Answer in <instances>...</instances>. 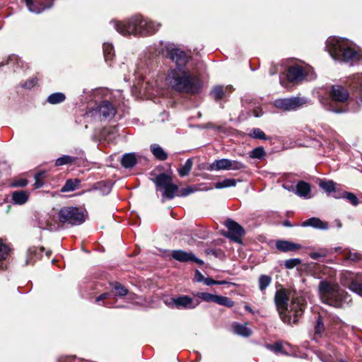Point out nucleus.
<instances>
[{"label":"nucleus","instance_id":"58","mask_svg":"<svg viewBox=\"0 0 362 362\" xmlns=\"http://www.w3.org/2000/svg\"><path fill=\"white\" fill-rule=\"evenodd\" d=\"M194 279L197 282H204L205 277L199 270H196Z\"/></svg>","mask_w":362,"mask_h":362},{"label":"nucleus","instance_id":"11","mask_svg":"<svg viewBox=\"0 0 362 362\" xmlns=\"http://www.w3.org/2000/svg\"><path fill=\"white\" fill-rule=\"evenodd\" d=\"M193 296L199 298L204 302H213L219 305H223L226 308H232L235 303L230 298L226 296L212 294L206 292H194Z\"/></svg>","mask_w":362,"mask_h":362},{"label":"nucleus","instance_id":"56","mask_svg":"<svg viewBox=\"0 0 362 362\" xmlns=\"http://www.w3.org/2000/svg\"><path fill=\"white\" fill-rule=\"evenodd\" d=\"M100 185H103V187H104V189L103 191V194H107L110 192L111 191V185L108 182H100L99 183V186Z\"/></svg>","mask_w":362,"mask_h":362},{"label":"nucleus","instance_id":"50","mask_svg":"<svg viewBox=\"0 0 362 362\" xmlns=\"http://www.w3.org/2000/svg\"><path fill=\"white\" fill-rule=\"evenodd\" d=\"M315 329V333L319 334H322L325 330L324 322H323L322 316L320 315H317Z\"/></svg>","mask_w":362,"mask_h":362},{"label":"nucleus","instance_id":"26","mask_svg":"<svg viewBox=\"0 0 362 362\" xmlns=\"http://www.w3.org/2000/svg\"><path fill=\"white\" fill-rule=\"evenodd\" d=\"M9 252L10 248L8 246L0 240V269L1 270H4L7 267L5 259L8 257Z\"/></svg>","mask_w":362,"mask_h":362},{"label":"nucleus","instance_id":"37","mask_svg":"<svg viewBox=\"0 0 362 362\" xmlns=\"http://www.w3.org/2000/svg\"><path fill=\"white\" fill-rule=\"evenodd\" d=\"M272 277L269 275H260L258 279L259 288L261 291H264L271 284Z\"/></svg>","mask_w":362,"mask_h":362},{"label":"nucleus","instance_id":"15","mask_svg":"<svg viewBox=\"0 0 362 362\" xmlns=\"http://www.w3.org/2000/svg\"><path fill=\"white\" fill-rule=\"evenodd\" d=\"M332 100L339 103H344L348 100L349 93L347 90L341 85H332L329 91Z\"/></svg>","mask_w":362,"mask_h":362},{"label":"nucleus","instance_id":"5","mask_svg":"<svg viewBox=\"0 0 362 362\" xmlns=\"http://www.w3.org/2000/svg\"><path fill=\"white\" fill-rule=\"evenodd\" d=\"M325 48L336 61L355 63L361 58V54L352 47L351 42L346 38L329 37L326 40Z\"/></svg>","mask_w":362,"mask_h":362},{"label":"nucleus","instance_id":"52","mask_svg":"<svg viewBox=\"0 0 362 362\" xmlns=\"http://www.w3.org/2000/svg\"><path fill=\"white\" fill-rule=\"evenodd\" d=\"M327 255L326 250H321L320 252H314L310 254V257L314 260H318L321 257H325Z\"/></svg>","mask_w":362,"mask_h":362},{"label":"nucleus","instance_id":"24","mask_svg":"<svg viewBox=\"0 0 362 362\" xmlns=\"http://www.w3.org/2000/svg\"><path fill=\"white\" fill-rule=\"evenodd\" d=\"M320 103L327 110L333 112L334 113L340 114L348 112L347 107H338L337 106H334L329 98H322L320 99Z\"/></svg>","mask_w":362,"mask_h":362},{"label":"nucleus","instance_id":"10","mask_svg":"<svg viewBox=\"0 0 362 362\" xmlns=\"http://www.w3.org/2000/svg\"><path fill=\"white\" fill-rule=\"evenodd\" d=\"M308 103L305 98L291 97L276 99L274 105L280 110L285 111L295 110Z\"/></svg>","mask_w":362,"mask_h":362},{"label":"nucleus","instance_id":"43","mask_svg":"<svg viewBox=\"0 0 362 362\" xmlns=\"http://www.w3.org/2000/svg\"><path fill=\"white\" fill-rule=\"evenodd\" d=\"M266 152L263 147L259 146L255 148L250 152V157L251 158H257L262 160L265 156Z\"/></svg>","mask_w":362,"mask_h":362},{"label":"nucleus","instance_id":"13","mask_svg":"<svg viewBox=\"0 0 362 362\" xmlns=\"http://www.w3.org/2000/svg\"><path fill=\"white\" fill-rule=\"evenodd\" d=\"M171 257L180 262H194L200 266L204 264V262L192 252L175 250L171 251Z\"/></svg>","mask_w":362,"mask_h":362},{"label":"nucleus","instance_id":"35","mask_svg":"<svg viewBox=\"0 0 362 362\" xmlns=\"http://www.w3.org/2000/svg\"><path fill=\"white\" fill-rule=\"evenodd\" d=\"M265 348L274 354H281L284 355H288V354L284 351L283 346L281 341H277L274 344H266Z\"/></svg>","mask_w":362,"mask_h":362},{"label":"nucleus","instance_id":"25","mask_svg":"<svg viewBox=\"0 0 362 362\" xmlns=\"http://www.w3.org/2000/svg\"><path fill=\"white\" fill-rule=\"evenodd\" d=\"M137 163V159L134 153H124L121 159V165L124 168H132Z\"/></svg>","mask_w":362,"mask_h":362},{"label":"nucleus","instance_id":"7","mask_svg":"<svg viewBox=\"0 0 362 362\" xmlns=\"http://www.w3.org/2000/svg\"><path fill=\"white\" fill-rule=\"evenodd\" d=\"M110 286L112 288L111 291L102 293L95 298V302L107 308H126L125 305L115 306V304L117 300L115 299L114 296L124 297L127 295L129 292L128 289L117 281L111 283Z\"/></svg>","mask_w":362,"mask_h":362},{"label":"nucleus","instance_id":"64","mask_svg":"<svg viewBox=\"0 0 362 362\" xmlns=\"http://www.w3.org/2000/svg\"><path fill=\"white\" fill-rule=\"evenodd\" d=\"M244 308L246 311H247L252 314L255 313L254 310L252 309V308L248 304H245Z\"/></svg>","mask_w":362,"mask_h":362},{"label":"nucleus","instance_id":"53","mask_svg":"<svg viewBox=\"0 0 362 362\" xmlns=\"http://www.w3.org/2000/svg\"><path fill=\"white\" fill-rule=\"evenodd\" d=\"M37 82V78H32L27 81H25L23 84L21 85V86L26 89H31L33 88Z\"/></svg>","mask_w":362,"mask_h":362},{"label":"nucleus","instance_id":"39","mask_svg":"<svg viewBox=\"0 0 362 362\" xmlns=\"http://www.w3.org/2000/svg\"><path fill=\"white\" fill-rule=\"evenodd\" d=\"M236 185V180L233 178H227L222 181L215 183L216 189H223L226 187H235Z\"/></svg>","mask_w":362,"mask_h":362},{"label":"nucleus","instance_id":"12","mask_svg":"<svg viewBox=\"0 0 362 362\" xmlns=\"http://www.w3.org/2000/svg\"><path fill=\"white\" fill-rule=\"evenodd\" d=\"M225 226L228 229V231L224 235L235 243H241L242 237L245 233L244 228L230 218H228L225 221Z\"/></svg>","mask_w":362,"mask_h":362},{"label":"nucleus","instance_id":"19","mask_svg":"<svg viewBox=\"0 0 362 362\" xmlns=\"http://www.w3.org/2000/svg\"><path fill=\"white\" fill-rule=\"evenodd\" d=\"M276 247L283 252L296 251L302 247L300 244L292 243L288 240H279L276 242Z\"/></svg>","mask_w":362,"mask_h":362},{"label":"nucleus","instance_id":"33","mask_svg":"<svg viewBox=\"0 0 362 362\" xmlns=\"http://www.w3.org/2000/svg\"><path fill=\"white\" fill-rule=\"evenodd\" d=\"M80 181L78 179H69L62 187L61 192H67L74 191L79 185Z\"/></svg>","mask_w":362,"mask_h":362},{"label":"nucleus","instance_id":"54","mask_svg":"<svg viewBox=\"0 0 362 362\" xmlns=\"http://www.w3.org/2000/svg\"><path fill=\"white\" fill-rule=\"evenodd\" d=\"M30 7L31 8H30V7H27V8L30 12L35 13H40L45 10V8H41L40 6H38L37 5H36L34 3V1H33L32 6H30Z\"/></svg>","mask_w":362,"mask_h":362},{"label":"nucleus","instance_id":"48","mask_svg":"<svg viewBox=\"0 0 362 362\" xmlns=\"http://www.w3.org/2000/svg\"><path fill=\"white\" fill-rule=\"evenodd\" d=\"M301 263L302 260L299 258L288 259L284 262V267L288 269H292L300 265Z\"/></svg>","mask_w":362,"mask_h":362},{"label":"nucleus","instance_id":"49","mask_svg":"<svg viewBox=\"0 0 362 362\" xmlns=\"http://www.w3.org/2000/svg\"><path fill=\"white\" fill-rule=\"evenodd\" d=\"M349 288L358 296H362V284L353 281L349 286Z\"/></svg>","mask_w":362,"mask_h":362},{"label":"nucleus","instance_id":"60","mask_svg":"<svg viewBox=\"0 0 362 362\" xmlns=\"http://www.w3.org/2000/svg\"><path fill=\"white\" fill-rule=\"evenodd\" d=\"M34 178L35 180V182L34 183L35 188V189L41 188L44 185L43 181H42L40 178L36 177L35 176H34Z\"/></svg>","mask_w":362,"mask_h":362},{"label":"nucleus","instance_id":"20","mask_svg":"<svg viewBox=\"0 0 362 362\" xmlns=\"http://www.w3.org/2000/svg\"><path fill=\"white\" fill-rule=\"evenodd\" d=\"M45 248L43 247H30L28 249L26 264H33L42 257Z\"/></svg>","mask_w":362,"mask_h":362},{"label":"nucleus","instance_id":"4","mask_svg":"<svg viewBox=\"0 0 362 362\" xmlns=\"http://www.w3.org/2000/svg\"><path fill=\"white\" fill-rule=\"evenodd\" d=\"M304 299L302 298H293L288 310V297L285 289L281 288L276 291L274 303L279 316L283 322L289 325L296 324L304 312Z\"/></svg>","mask_w":362,"mask_h":362},{"label":"nucleus","instance_id":"17","mask_svg":"<svg viewBox=\"0 0 362 362\" xmlns=\"http://www.w3.org/2000/svg\"><path fill=\"white\" fill-rule=\"evenodd\" d=\"M346 83L350 90L360 95V102L362 105V74H356L350 76Z\"/></svg>","mask_w":362,"mask_h":362},{"label":"nucleus","instance_id":"3","mask_svg":"<svg viewBox=\"0 0 362 362\" xmlns=\"http://www.w3.org/2000/svg\"><path fill=\"white\" fill-rule=\"evenodd\" d=\"M114 28L122 35L145 37L153 35L158 31L160 25L141 15H135L125 21H110Z\"/></svg>","mask_w":362,"mask_h":362},{"label":"nucleus","instance_id":"36","mask_svg":"<svg viewBox=\"0 0 362 362\" xmlns=\"http://www.w3.org/2000/svg\"><path fill=\"white\" fill-rule=\"evenodd\" d=\"M234 331L237 334L245 337H248L252 334L251 330L248 327L240 324H235L234 325Z\"/></svg>","mask_w":362,"mask_h":362},{"label":"nucleus","instance_id":"6","mask_svg":"<svg viewBox=\"0 0 362 362\" xmlns=\"http://www.w3.org/2000/svg\"><path fill=\"white\" fill-rule=\"evenodd\" d=\"M318 290L322 302L334 308L342 307L349 298L347 292L341 289L339 285L332 284L325 280L320 282Z\"/></svg>","mask_w":362,"mask_h":362},{"label":"nucleus","instance_id":"21","mask_svg":"<svg viewBox=\"0 0 362 362\" xmlns=\"http://www.w3.org/2000/svg\"><path fill=\"white\" fill-rule=\"evenodd\" d=\"M311 187L308 182L305 181H299L296 186L295 193L300 197L309 199L311 197Z\"/></svg>","mask_w":362,"mask_h":362},{"label":"nucleus","instance_id":"32","mask_svg":"<svg viewBox=\"0 0 362 362\" xmlns=\"http://www.w3.org/2000/svg\"><path fill=\"white\" fill-rule=\"evenodd\" d=\"M104 58L107 62L112 61L115 56L114 47L111 43L105 42L103 45Z\"/></svg>","mask_w":362,"mask_h":362},{"label":"nucleus","instance_id":"46","mask_svg":"<svg viewBox=\"0 0 362 362\" xmlns=\"http://www.w3.org/2000/svg\"><path fill=\"white\" fill-rule=\"evenodd\" d=\"M344 255L347 260L352 262H358L362 259V255L358 252H353L349 250L347 252L344 251Z\"/></svg>","mask_w":362,"mask_h":362},{"label":"nucleus","instance_id":"30","mask_svg":"<svg viewBox=\"0 0 362 362\" xmlns=\"http://www.w3.org/2000/svg\"><path fill=\"white\" fill-rule=\"evenodd\" d=\"M65 100L66 95L64 93L57 92L50 94L47 98V102L52 105H57L64 102Z\"/></svg>","mask_w":362,"mask_h":362},{"label":"nucleus","instance_id":"45","mask_svg":"<svg viewBox=\"0 0 362 362\" xmlns=\"http://www.w3.org/2000/svg\"><path fill=\"white\" fill-rule=\"evenodd\" d=\"M259 101L255 99L251 95H245L241 99V103L243 107L249 110V107L252 105H257Z\"/></svg>","mask_w":362,"mask_h":362},{"label":"nucleus","instance_id":"14","mask_svg":"<svg viewBox=\"0 0 362 362\" xmlns=\"http://www.w3.org/2000/svg\"><path fill=\"white\" fill-rule=\"evenodd\" d=\"M95 112L101 120L110 119L117 112L114 105L108 100L102 101L96 107Z\"/></svg>","mask_w":362,"mask_h":362},{"label":"nucleus","instance_id":"28","mask_svg":"<svg viewBox=\"0 0 362 362\" xmlns=\"http://www.w3.org/2000/svg\"><path fill=\"white\" fill-rule=\"evenodd\" d=\"M151 151L153 155L160 160H165L168 158L167 153L158 145L153 144L151 145Z\"/></svg>","mask_w":362,"mask_h":362},{"label":"nucleus","instance_id":"57","mask_svg":"<svg viewBox=\"0 0 362 362\" xmlns=\"http://www.w3.org/2000/svg\"><path fill=\"white\" fill-rule=\"evenodd\" d=\"M28 182L26 179H20L17 181H16L14 183H13V186L15 187H25L27 185H28Z\"/></svg>","mask_w":362,"mask_h":362},{"label":"nucleus","instance_id":"42","mask_svg":"<svg viewBox=\"0 0 362 362\" xmlns=\"http://www.w3.org/2000/svg\"><path fill=\"white\" fill-rule=\"evenodd\" d=\"M197 191V188L192 186H187L185 188L179 189L177 187V192H176V197H185Z\"/></svg>","mask_w":362,"mask_h":362},{"label":"nucleus","instance_id":"23","mask_svg":"<svg viewBox=\"0 0 362 362\" xmlns=\"http://www.w3.org/2000/svg\"><path fill=\"white\" fill-rule=\"evenodd\" d=\"M206 170L209 171L229 170V159L221 158L215 160L208 165Z\"/></svg>","mask_w":362,"mask_h":362},{"label":"nucleus","instance_id":"55","mask_svg":"<svg viewBox=\"0 0 362 362\" xmlns=\"http://www.w3.org/2000/svg\"><path fill=\"white\" fill-rule=\"evenodd\" d=\"M37 226L42 230H52L50 224L46 220L39 221Z\"/></svg>","mask_w":362,"mask_h":362},{"label":"nucleus","instance_id":"59","mask_svg":"<svg viewBox=\"0 0 362 362\" xmlns=\"http://www.w3.org/2000/svg\"><path fill=\"white\" fill-rule=\"evenodd\" d=\"M206 253L207 255H211L215 257H218L219 254L221 253V250H214V249H207L206 250Z\"/></svg>","mask_w":362,"mask_h":362},{"label":"nucleus","instance_id":"18","mask_svg":"<svg viewBox=\"0 0 362 362\" xmlns=\"http://www.w3.org/2000/svg\"><path fill=\"white\" fill-rule=\"evenodd\" d=\"M286 77L290 82H300L305 79V74L300 66L294 65L288 69Z\"/></svg>","mask_w":362,"mask_h":362},{"label":"nucleus","instance_id":"47","mask_svg":"<svg viewBox=\"0 0 362 362\" xmlns=\"http://www.w3.org/2000/svg\"><path fill=\"white\" fill-rule=\"evenodd\" d=\"M245 168H246V165L243 163L229 159V170H240Z\"/></svg>","mask_w":362,"mask_h":362},{"label":"nucleus","instance_id":"16","mask_svg":"<svg viewBox=\"0 0 362 362\" xmlns=\"http://www.w3.org/2000/svg\"><path fill=\"white\" fill-rule=\"evenodd\" d=\"M173 300L177 308L194 309L200 303L199 300H194L188 296H180Z\"/></svg>","mask_w":362,"mask_h":362},{"label":"nucleus","instance_id":"22","mask_svg":"<svg viewBox=\"0 0 362 362\" xmlns=\"http://www.w3.org/2000/svg\"><path fill=\"white\" fill-rule=\"evenodd\" d=\"M302 227H312L316 229L327 230L328 229V224L322 221L319 218L312 217L306 221L302 222Z\"/></svg>","mask_w":362,"mask_h":362},{"label":"nucleus","instance_id":"61","mask_svg":"<svg viewBox=\"0 0 362 362\" xmlns=\"http://www.w3.org/2000/svg\"><path fill=\"white\" fill-rule=\"evenodd\" d=\"M204 283L206 286H211L215 284V280L211 278H205Z\"/></svg>","mask_w":362,"mask_h":362},{"label":"nucleus","instance_id":"51","mask_svg":"<svg viewBox=\"0 0 362 362\" xmlns=\"http://www.w3.org/2000/svg\"><path fill=\"white\" fill-rule=\"evenodd\" d=\"M249 110L252 111V114L255 117H259L263 114L262 108L259 107V102L257 103V105H252L251 107H249Z\"/></svg>","mask_w":362,"mask_h":362},{"label":"nucleus","instance_id":"62","mask_svg":"<svg viewBox=\"0 0 362 362\" xmlns=\"http://www.w3.org/2000/svg\"><path fill=\"white\" fill-rule=\"evenodd\" d=\"M333 197H334L335 199H343V197H342V192H337V191L335 190V192H334Z\"/></svg>","mask_w":362,"mask_h":362},{"label":"nucleus","instance_id":"34","mask_svg":"<svg viewBox=\"0 0 362 362\" xmlns=\"http://www.w3.org/2000/svg\"><path fill=\"white\" fill-rule=\"evenodd\" d=\"M319 186L327 193L335 192L336 183L332 180H321L319 183Z\"/></svg>","mask_w":362,"mask_h":362},{"label":"nucleus","instance_id":"27","mask_svg":"<svg viewBox=\"0 0 362 362\" xmlns=\"http://www.w3.org/2000/svg\"><path fill=\"white\" fill-rule=\"evenodd\" d=\"M8 65L10 67L15 70V68H18L23 65V62L18 56L16 54L10 55L5 62L0 63V68L4 65Z\"/></svg>","mask_w":362,"mask_h":362},{"label":"nucleus","instance_id":"2","mask_svg":"<svg viewBox=\"0 0 362 362\" xmlns=\"http://www.w3.org/2000/svg\"><path fill=\"white\" fill-rule=\"evenodd\" d=\"M165 81L173 91L188 95H197L202 91L203 82L189 68H169Z\"/></svg>","mask_w":362,"mask_h":362},{"label":"nucleus","instance_id":"29","mask_svg":"<svg viewBox=\"0 0 362 362\" xmlns=\"http://www.w3.org/2000/svg\"><path fill=\"white\" fill-rule=\"evenodd\" d=\"M28 199V195L24 191H16L12 194V200L15 204H23Z\"/></svg>","mask_w":362,"mask_h":362},{"label":"nucleus","instance_id":"41","mask_svg":"<svg viewBox=\"0 0 362 362\" xmlns=\"http://www.w3.org/2000/svg\"><path fill=\"white\" fill-rule=\"evenodd\" d=\"M248 136L255 139H260L264 141L269 139V138L266 136L264 132L259 128L252 129L250 132L248 134Z\"/></svg>","mask_w":362,"mask_h":362},{"label":"nucleus","instance_id":"9","mask_svg":"<svg viewBox=\"0 0 362 362\" xmlns=\"http://www.w3.org/2000/svg\"><path fill=\"white\" fill-rule=\"evenodd\" d=\"M58 219L63 224L78 226L85 221L83 213L75 206H64L58 212Z\"/></svg>","mask_w":362,"mask_h":362},{"label":"nucleus","instance_id":"63","mask_svg":"<svg viewBox=\"0 0 362 362\" xmlns=\"http://www.w3.org/2000/svg\"><path fill=\"white\" fill-rule=\"evenodd\" d=\"M45 174V171H38L35 174V177L38 178H42Z\"/></svg>","mask_w":362,"mask_h":362},{"label":"nucleus","instance_id":"31","mask_svg":"<svg viewBox=\"0 0 362 362\" xmlns=\"http://www.w3.org/2000/svg\"><path fill=\"white\" fill-rule=\"evenodd\" d=\"M209 95L216 100L223 99L226 95L224 87L220 85L214 86L210 91Z\"/></svg>","mask_w":362,"mask_h":362},{"label":"nucleus","instance_id":"8","mask_svg":"<svg viewBox=\"0 0 362 362\" xmlns=\"http://www.w3.org/2000/svg\"><path fill=\"white\" fill-rule=\"evenodd\" d=\"M156 188V191L162 193V202L165 199L171 200L176 197L177 192V185L173 182V178L170 175L162 173L156 176L153 180Z\"/></svg>","mask_w":362,"mask_h":362},{"label":"nucleus","instance_id":"40","mask_svg":"<svg viewBox=\"0 0 362 362\" xmlns=\"http://www.w3.org/2000/svg\"><path fill=\"white\" fill-rule=\"evenodd\" d=\"M76 157H72L70 156L64 155L58 158L55 160L56 166H61L66 164H71L76 160Z\"/></svg>","mask_w":362,"mask_h":362},{"label":"nucleus","instance_id":"44","mask_svg":"<svg viewBox=\"0 0 362 362\" xmlns=\"http://www.w3.org/2000/svg\"><path fill=\"white\" fill-rule=\"evenodd\" d=\"M342 197L343 199L349 200L350 203L354 206H358L359 204V199H358L357 196L352 192L343 191Z\"/></svg>","mask_w":362,"mask_h":362},{"label":"nucleus","instance_id":"38","mask_svg":"<svg viewBox=\"0 0 362 362\" xmlns=\"http://www.w3.org/2000/svg\"><path fill=\"white\" fill-rule=\"evenodd\" d=\"M192 167V159L188 158L185 163L177 170L180 177H185L189 175Z\"/></svg>","mask_w":362,"mask_h":362},{"label":"nucleus","instance_id":"1","mask_svg":"<svg viewBox=\"0 0 362 362\" xmlns=\"http://www.w3.org/2000/svg\"><path fill=\"white\" fill-rule=\"evenodd\" d=\"M170 59L175 64L170 68L187 69L191 57L176 45L170 42L160 41L158 45L148 48L146 62H141L134 71L136 80L144 81L147 79V75L153 71L157 64L158 55Z\"/></svg>","mask_w":362,"mask_h":362}]
</instances>
